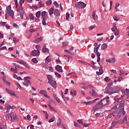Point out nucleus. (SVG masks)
<instances>
[{
	"label": "nucleus",
	"instance_id": "f8f14e48",
	"mask_svg": "<svg viewBox=\"0 0 129 129\" xmlns=\"http://www.w3.org/2000/svg\"><path fill=\"white\" fill-rule=\"evenodd\" d=\"M49 84L51 85V86L56 89L57 88V83L55 81H52L50 83H48Z\"/></svg>",
	"mask_w": 129,
	"mask_h": 129
},
{
	"label": "nucleus",
	"instance_id": "0e129e2a",
	"mask_svg": "<svg viewBox=\"0 0 129 129\" xmlns=\"http://www.w3.org/2000/svg\"><path fill=\"white\" fill-rule=\"evenodd\" d=\"M3 50H7V47L3 46L0 48V51H3Z\"/></svg>",
	"mask_w": 129,
	"mask_h": 129
},
{
	"label": "nucleus",
	"instance_id": "4be33fe9",
	"mask_svg": "<svg viewBox=\"0 0 129 129\" xmlns=\"http://www.w3.org/2000/svg\"><path fill=\"white\" fill-rule=\"evenodd\" d=\"M92 92L91 91H90V93L91 95H92V96H97V93H96V92H95V91L93 89H92Z\"/></svg>",
	"mask_w": 129,
	"mask_h": 129
},
{
	"label": "nucleus",
	"instance_id": "412c9836",
	"mask_svg": "<svg viewBox=\"0 0 129 129\" xmlns=\"http://www.w3.org/2000/svg\"><path fill=\"white\" fill-rule=\"evenodd\" d=\"M96 14V11H93L92 16H93V18L94 19V21H96V19H98V16L96 15V17L95 16Z\"/></svg>",
	"mask_w": 129,
	"mask_h": 129
},
{
	"label": "nucleus",
	"instance_id": "20e7f679",
	"mask_svg": "<svg viewBox=\"0 0 129 129\" xmlns=\"http://www.w3.org/2000/svg\"><path fill=\"white\" fill-rule=\"evenodd\" d=\"M41 17L42 18V25H43V26H46V21H47V19H48L47 12L46 11H43L41 13Z\"/></svg>",
	"mask_w": 129,
	"mask_h": 129
},
{
	"label": "nucleus",
	"instance_id": "79ce46f5",
	"mask_svg": "<svg viewBox=\"0 0 129 129\" xmlns=\"http://www.w3.org/2000/svg\"><path fill=\"white\" fill-rule=\"evenodd\" d=\"M48 106L51 110H53V111L56 112V109H55V108L51 106V105H50V104H48Z\"/></svg>",
	"mask_w": 129,
	"mask_h": 129
},
{
	"label": "nucleus",
	"instance_id": "4d7b16f0",
	"mask_svg": "<svg viewBox=\"0 0 129 129\" xmlns=\"http://www.w3.org/2000/svg\"><path fill=\"white\" fill-rule=\"evenodd\" d=\"M115 124H116L115 121H113L112 122V125L111 126L110 128H111V127H114V126H115Z\"/></svg>",
	"mask_w": 129,
	"mask_h": 129
},
{
	"label": "nucleus",
	"instance_id": "7c9ffc66",
	"mask_svg": "<svg viewBox=\"0 0 129 129\" xmlns=\"http://www.w3.org/2000/svg\"><path fill=\"white\" fill-rule=\"evenodd\" d=\"M11 108H12V106H11V105H8L6 107V112H10V110L11 109Z\"/></svg>",
	"mask_w": 129,
	"mask_h": 129
},
{
	"label": "nucleus",
	"instance_id": "a18cd8bd",
	"mask_svg": "<svg viewBox=\"0 0 129 129\" xmlns=\"http://www.w3.org/2000/svg\"><path fill=\"white\" fill-rule=\"evenodd\" d=\"M29 18L30 20H34V15L32 14H29Z\"/></svg>",
	"mask_w": 129,
	"mask_h": 129
},
{
	"label": "nucleus",
	"instance_id": "72a5a7b5",
	"mask_svg": "<svg viewBox=\"0 0 129 129\" xmlns=\"http://www.w3.org/2000/svg\"><path fill=\"white\" fill-rule=\"evenodd\" d=\"M11 71H12V72H14V73H17V72H18V69L17 68V67H15V69L12 68L11 69Z\"/></svg>",
	"mask_w": 129,
	"mask_h": 129
},
{
	"label": "nucleus",
	"instance_id": "ddd939ff",
	"mask_svg": "<svg viewBox=\"0 0 129 129\" xmlns=\"http://www.w3.org/2000/svg\"><path fill=\"white\" fill-rule=\"evenodd\" d=\"M55 68L56 71H57V72H60L61 73H63V70H62L61 66H60L59 65H56L55 67Z\"/></svg>",
	"mask_w": 129,
	"mask_h": 129
},
{
	"label": "nucleus",
	"instance_id": "bb28decb",
	"mask_svg": "<svg viewBox=\"0 0 129 129\" xmlns=\"http://www.w3.org/2000/svg\"><path fill=\"white\" fill-rule=\"evenodd\" d=\"M53 97L57 102L60 103V99L57 97V95H56V94H53Z\"/></svg>",
	"mask_w": 129,
	"mask_h": 129
},
{
	"label": "nucleus",
	"instance_id": "0eeeda50",
	"mask_svg": "<svg viewBox=\"0 0 129 129\" xmlns=\"http://www.w3.org/2000/svg\"><path fill=\"white\" fill-rule=\"evenodd\" d=\"M31 56H40V50H34L31 52Z\"/></svg>",
	"mask_w": 129,
	"mask_h": 129
},
{
	"label": "nucleus",
	"instance_id": "c756f323",
	"mask_svg": "<svg viewBox=\"0 0 129 129\" xmlns=\"http://www.w3.org/2000/svg\"><path fill=\"white\" fill-rule=\"evenodd\" d=\"M53 14H54V8L51 7L49 10V15L51 16V15H53Z\"/></svg>",
	"mask_w": 129,
	"mask_h": 129
},
{
	"label": "nucleus",
	"instance_id": "f704fd0d",
	"mask_svg": "<svg viewBox=\"0 0 129 129\" xmlns=\"http://www.w3.org/2000/svg\"><path fill=\"white\" fill-rule=\"evenodd\" d=\"M69 75H72L73 76L78 77V75L75 72H72V73H69Z\"/></svg>",
	"mask_w": 129,
	"mask_h": 129
},
{
	"label": "nucleus",
	"instance_id": "4c0bfd02",
	"mask_svg": "<svg viewBox=\"0 0 129 129\" xmlns=\"http://www.w3.org/2000/svg\"><path fill=\"white\" fill-rule=\"evenodd\" d=\"M6 11L7 13H9V12H11L12 11V7L11 6H8L6 9Z\"/></svg>",
	"mask_w": 129,
	"mask_h": 129
},
{
	"label": "nucleus",
	"instance_id": "f257e3e1",
	"mask_svg": "<svg viewBox=\"0 0 129 129\" xmlns=\"http://www.w3.org/2000/svg\"><path fill=\"white\" fill-rule=\"evenodd\" d=\"M109 97L107 96L106 98H104L101 101L96 104L92 110L93 112H95L98 109H100L101 107L105 106V105H108L109 104Z\"/></svg>",
	"mask_w": 129,
	"mask_h": 129
},
{
	"label": "nucleus",
	"instance_id": "c85d7f7f",
	"mask_svg": "<svg viewBox=\"0 0 129 129\" xmlns=\"http://www.w3.org/2000/svg\"><path fill=\"white\" fill-rule=\"evenodd\" d=\"M42 40H43V37H40L39 38H37L35 40V43H40V42H41Z\"/></svg>",
	"mask_w": 129,
	"mask_h": 129
},
{
	"label": "nucleus",
	"instance_id": "ea45409f",
	"mask_svg": "<svg viewBox=\"0 0 129 129\" xmlns=\"http://www.w3.org/2000/svg\"><path fill=\"white\" fill-rule=\"evenodd\" d=\"M48 51H49V49H48V48H47L46 47H43L42 48V52L43 53H47V52H48Z\"/></svg>",
	"mask_w": 129,
	"mask_h": 129
},
{
	"label": "nucleus",
	"instance_id": "864d4df0",
	"mask_svg": "<svg viewBox=\"0 0 129 129\" xmlns=\"http://www.w3.org/2000/svg\"><path fill=\"white\" fill-rule=\"evenodd\" d=\"M54 120H55V118L52 117L48 120V122H53V121H54Z\"/></svg>",
	"mask_w": 129,
	"mask_h": 129
},
{
	"label": "nucleus",
	"instance_id": "49530a36",
	"mask_svg": "<svg viewBox=\"0 0 129 129\" xmlns=\"http://www.w3.org/2000/svg\"><path fill=\"white\" fill-rule=\"evenodd\" d=\"M53 5L56 7V8H58L59 7V4H58V3H57V2L54 1L53 3Z\"/></svg>",
	"mask_w": 129,
	"mask_h": 129
},
{
	"label": "nucleus",
	"instance_id": "58836bf2",
	"mask_svg": "<svg viewBox=\"0 0 129 129\" xmlns=\"http://www.w3.org/2000/svg\"><path fill=\"white\" fill-rule=\"evenodd\" d=\"M71 94L72 95V96H76V91L74 90V91H71Z\"/></svg>",
	"mask_w": 129,
	"mask_h": 129
},
{
	"label": "nucleus",
	"instance_id": "9b49d317",
	"mask_svg": "<svg viewBox=\"0 0 129 129\" xmlns=\"http://www.w3.org/2000/svg\"><path fill=\"white\" fill-rule=\"evenodd\" d=\"M5 90L7 91V92H8V93L11 94V95H13V96H16V93L14 91L11 90L8 88H6Z\"/></svg>",
	"mask_w": 129,
	"mask_h": 129
},
{
	"label": "nucleus",
	"instance_id": "e2e57ef3",
	"mask_svg": "<svg viewBox=\"0 0 129 129\" xmlns=\"http://www.w3.org/2000/svg\"><path fill=\"white\" fill-rule=\"evenodd\" d=\"M49 70L51 72H53L54 71V68H53L52 67H49Z\"/></svg>",
	"mask_w": 129,
	"mask_h": 129
},
{
	"label": "nucleus",
	"instance_id": "cd10ccee",
	"mask_svg": "<svg viewBox=\"0 0 129 129\" xmlns=\"http://www.w3.org/2000/svg\"><path fill=\"white\" fill-rule=\"evenodd\" d=\"M8 13L10 15V16H11V17L14 18V16H15V12H14L13 10H11V11H9Z\"/></svg>",
	"mask_w": 129,
	"mask_h": 129
},
{
	"label": "nucleus",
	"instance_id": "37998d69",
	"mask_svg": "<svg viewBox=\"0 0 129 129\" xmlns=\"http://www.w3.org/2000/svg\"><path fill=\"white\" fill-rule=\"evenodd\" d=\"M47 6H51L52 5V0H48L46 2Z\"/></svg>",
	"mask_w": 129,
	"mask_h": 129
},
{
	"label": "nucleus",
	"instance_id": "774afa93",
	"mask_svg": "<svg viewBox=\"0 0 129 129\" xmlns=\"http://www.w3.org/2000/svg\"><path fill=\"white\" fill-rule=\"evenodd\" d=\"M78 123H81V124H83V121H82L81 120L79 119L77 120Z\"/></svg>",
	"mask_w": 129,
	"mask_h": 129
},
{
	"label": "nucleus",
	"instance_id": "2f4dec72",
	"mask_svg": "<svg viewBox=\"0 0 129 129\" xmlns=\"http://www.w3.org/2000/svg\"><path fill=\"white\" fill-rule=\"evenodd\" d=\"M21 8L19 9V11H18V12H19L20 14H24V8H23V6H21Z\"/></svg>",
	"mask_w": 129,
	"mask_h": 129
},
{
	"label": "nucleus",
	"instance_id": "8fccbe9b",
	"mask_svg": "<svg viewBox=\"0 0 129 129\" xmlns=\"http://www.w3.org/2000/svg\"><path fill=\"white\" fill-rule=\"evenodd\" d=\"M46 61H47V62H48V63H50V62H51V61H52L51 60V59L50 58H49L48 56H47L46 59H45Z\"/></svg>",
	"mask_w": 129,
	"mask_h": 129
},
{
	"label": "nucleus",
	"instance_id": "680f3d73",
	"mask_svg": "<svg viewBox=\"0 0 129 129\" xmlns=\"http://www.w3.org/2000/svg\"><path fill=\"white\" fill-rule=\"evenodd\" d=\"M13 26L14 27V28H16V29H18L19 28V26L16 23H13Z\"/></svg>",
	"mask_w": 129,
	"mask_h": 129
},
{
	"label": "nucleus",
	"instance_id": "a19ab883",
	"mask_svg": "<svg viewBox=\"0 0 129 129\" xmlns=\"http://www.w3.org/2000/svg\"><path fill=\"white\" fill-rule=\"evenodd\" d=\"M104 81L106 82H110V78H109L108 77H107L104 79Z\"/></svg>",
	"mask_w": 129,
	"mask_h": 129
},
{
	"label": "nucleus",
	"instance_id": "dca6fc26",
	"mask_svg": "<svg viewBox=\"0 0 129 129\" xmlns=\"http://www.w3.org/2000/svg\"><path fill=\"white\" fill-rule=\"evenodd\" d=\"M17 62L19 64H21V65H24V66H25V67H26V68H28V69L30 68L29 67V65L24 61H17Z\"/></svg>",
	"mask_w": 129,
	"mask_h": 129
},
{
	"label": "nucleus",
	"instance_id": "2eb2a0df",
	"mask_svg": "<svg viewBox=\"0 0 129 129\" xmlns=\"http://www.w3.org/2000/svg\"><path fill=\"white\" fill-rule=\"evenodd\" d=\"M39 93L40 94H43V95H44L45 97H46L47 98H49V96H48V95H47V92H46V91L44 90H40L39 91Z\"/></svg>",
	"mask_w": 129,
	"mask_h": 129
},
{
	"label": "nucleus",
	"instance_id": "69168bd1",
	"mask_svg": "<svg viewBox=\"0 0 129 129\" xmlns=\"http://www.w3.org/2000/svg\"><path fill=\"white\" fill-rule=\"evenodd\" d=\"M36 31H37V30L34 29H31L29 30V32H30L31 33H34V32H36Z\"/></svg>",
	"mask_w": 129,
	"mask_h": 129
},
{
	"label": "nucleus",
	"instance_id": "c03bdc74",
	"mask_svg": "<svg viewBox=\"0 0 129 129\" xmlns=\"http://www.w3.org/2000/svg\"><path fill=\"white\" fill-rule=\"evenodd\" d=\"M25 3V0H20L19 4L21 7H23V4Z\"/></svg>",
	"mask_w": 129,
	"mask_h": 129
},
{
	"label": "nucleus",
	"instance_id": "bf43d9fd",
	"mask_svg": "<svg viewBox=\"0 0 129 129\" xmlns=\"http://www.w3.org/2000/svg\"><path fill=\"white\" fill-rule=\"evenodd\" d=\"M95 27H96L95 25L91 26L89 27V30H93V29H95Z\"/></svg>",
	"mask_w": 129,
	"mask_h": 129
},
{
	"label": "nucleus",
	"instance_id": "1a4fd4ad",
	"mask_svg": "<svg viewBox=\"0 0 129 129\" xmlns=\"http://www.w3.org/2000/svg\"><path fill=\"white\" fill-rule=\"evenodd\" d=\"M97 100H99V98H96L93 101H90L89 102H84V103L86 104V105H89L90 104H92V103H95V102H96Z\"/></svg>",
	"mask_w": 129,
	"mask_h": 129
},
{
	"label": "nucleus",
	"instance_id": "e433bc0d",
	"mask_svg": "<svg viewBox=\"0 0 129 129\" xmlns=\"http://www.w3.org/2000/svg\"><path fill=\"white\" fill-rule=\"evenodd\" d=\"M68 44H69V43L67 41L63 42L62 43V48H65V47H66V46L68 45Z\"/></svg>",
	"mask_w": 129,
	"mask_h": 129
},
{
	"label": "nucleus",
	"instance_id": "052dcab7",
	"mask_svg": "<svg viewBox=\"0 0 129 129\" xmlns=\"http://www.w3.org/2000/svg\"><path fill=\"white\" fill-rule=\"evenodd\" d=\"M1 26H6L7 25V22H3L2 21L1 22Z\"/></svg>",
	"mask_w": 129,
	"mask_h": 129
},
{
	"label": "nucleus",
	"instance_id": "5701e85b",
	"mask_svg": "<svg viewBox=\"0 0 129 129\" xmlns=\"http://www.w3.org/2000/svg\"><path fill=\"white\" fill-rule=\"evenodd\" d=\"M47 77L48 80V83H51V82L53 81V78L50 75H47Z\"/></svg>",
	"mask_w": 129,
	"mask_h": 129
},
{
	"label": "nucleus",
	"instance_id": "7ed1b4c3",
	"mask_svg": "<svg viewBox=\"0 0 129 129\" xmlns=\"http://www.w3.org/2000/svg\"><path fill=\"white\" fill-rule=\"evenodd\" d=\"M100 62H98L100 66L98 67L95 66V64H96V63H95L94 61L91 62V63L93 64V68H94V69H98V68H99V72H96L97 75H101L103 74V67L101 66V64H100Z\"/></svg>",
	"mask_w": 129,
	"mask_h": 129
},
{
	"label": "nucleus",
	"instance_id": "13d9d810",
	"mask_svg": "<svg viewBox=\"0 0 129 129\" xmlns=\"http://www.w3.org/2000/svg\"><path fill=\"white\" fill-rule=\"evenodd\" d=\"M127 120V116H125L123 120H122V123L124 122V121H126Z\"/></svg>",
	"mask_w": 129,
	"mask_h": 129
},
{
	"label": "nucleus",
	"instance_id": "6e6d98bb",
	"mask_svg": "<svg viewBox=\"0 0 129 129\" xmlns=\"http://www.w3.org/2000/svg\"><path fill=\"white\" fill-rule=\"evenodd\" d=\"M120 76H122V75H123V74H124V71H122V70H120Z\"/></svg>",
	"mask_w": 129,
	"mask_h": 129
},
{
	"label": "nucleus",
	"instance_id": "09e8293b",
	"mask_svg": "<svg viewBox=\"0 0 129 129\" xmlns=\"http://www.w3.org/2000/svg\"><path fill=\"white\" fill-rule=\"evenodd\" d=\"M54 74L55 76H57V77H58V78H61V75L59 74H58V73L55 72Z\"/></svg>",
	"mask_w": 129,
	"mask_h": 129
},
{
	"label": "nucleus",
	"instance_id": "9d476101",
	"mask_svg": "<svg viewBox=\"0 0 129 129\" xmlns=\"http://www.w3.org/2000/svg\"><path fill=\"white\" fill-rule=\"evenodd\" d=\"M107 92L108 94L111 95V94H113V93H116L117 92V91L115 89L110 88L108 90Z\"/></svg>",
	"mask_w": 129,
	"mask_h": 129
},
{
	"label": "nucleus",
	"instance_id": "b1692460",
	"mask_svg": "<svg viewBox=\"0 0 129 129\" xmlns=\"http://www.w3.org/2000/svg\"><path fill=\"white\" fill-rule=\"evenodd\" d=\"M107 49V44L106 43H104L101 46V49L102 50H106Z\"/></svg>",
	"mask_w": 129,
	"mask_h": 129
},
{
	"label": "nucleus",
	"instance_id": "39448f33",
	"mask_svg": "<svg viewBox=\"0 0 129 129\" xmlns=\"http://www.w3.org/2000/svg\"><path fill=\"white\" fill-rule=\"evenodd\" d=\"M112 32H113L115 36H118L119 35V30L117 29V26L115 25H113V27L111 28Z\"/></svg>",
	"mask_w": 129,
	"mask_h": 129
},
{
	"label": "nucleus",
	"instance_id": "de8ad7c7",
	"mask_svg": "<svg viewBox=\"0 0 129 129\" xmlns=\"http://www.w3.org/2000/svg\"><path fill=\"white\" fill-rule=\"evenodd\" d=\"M70 17V14L69 13L66 14V20L68 21L69 20V17Z\"/></svg>",
	"mask_w": 129,
	"mask_h": 129
},
{
	"label": "nucleus",
	"instance_id": "338daca9",
	"mask_svg": "<svg viewBox=\"0 0 129 129\" xmlns=\"http://www.w3.org/2000/svg\"><path fill=\"white\" fill-rule=\"evenodd\" d=\"M65 52H67L68 54H70V55H72V53L70 52L69 50H68L67 49L64 50Z\"/></svg>",
	"mask_w": 129,
	"mask_h": 129
},
{
	"label": "nucleus",
	"instance_id": "5fc2aeb1",
	"mask_svg": "<svg viewBox=\"0 0 129 129\" xmlns=\"http://www.w3.org/2000/svg\"><path fill=\"white\" fill-rule=\"evenodd\" d=\"M113 19L115 21H116V22H117L119 20V17H117L116 16L113 17Z\"/></svg>",
	"mask_w": 129,
	"mask_h": 129
},
{
	"label": "nucleus",
	"instance_id": "6e6552de",
	"mask_svg": "<svg viewBox=\"0 0 129 129\" xmlns=\"http://www.w3.org/2000/svg\"><path fill=\"white\" fill-rule=\"evenodd\" d=\"M11 120H19V119L18 118V117L17 116V115L14 113V112H12L11 114Z\"/></svg>",
	"mask_w": 129,
	"mask_h": 129
},
{
	"label": "nucleus",
	"instance_id": "3c124183",
	"mask_svg": "<svg viewBox=\"0 0 129 129\" xmlns=\"http://www.w3.org/2000/svg\"><path fill=\"white\" fill-rule=\"evenodd\" d=\"M36 48L37 49L36 51H40L41 50V46L40 45H36Z\"/></svg>",
	"mask_w": 129,
	"mask_h": 129
},
{
	"label": "nucleus",
	"instance_id": "c9c22d12",
	"mask_svg": "<svg viewBox=\"0 0 129 129\" xmlns=\"http://www.w3.org/2000/svg\"><path fill=\"white\" fill-rule=\"evenodd\" d=\"M31 61H32V62H33L35 64H37V63H38V60H37L36 58H33L31 59Z\"/></svg>",
	"mask_w": 129,
	"mask_h": 129
},
{
	"label": "nucleus",
	"instance_id": "f03ea898",
	"mask_svg": "<svg viewBox=\"0 0 129 129\" xmlns=\"http://www.w3.org/2000/svg\"><path fill=\"white\" fill-rule=\"evenodd\" d=\"M94 46L95 47L94 48V53L95 54H97V62H100V53L98 52V49L100 47V44L98 45V43H95L94 44Z\"/></svg>",
	"mask_w": 129,
	"mask_h": 129
},
{
	"label": "nucleus",
	"instance_id": "a878e982",
	"mask_svg": "<svg viewBox=\"0 0 129 129\" xmlns=\"http://www.w3.org/2000/svg\"><path fill=\"white\" fill-rule=\"evenodd\" d=\"M92 87H93V86H92L90 85H88L86 86H83L82 87V88H83V89H88V88H92Z\"/></svg>",
	"mask_w": 129,
	"mask_h": 129
},
{
	"label": "nucleus",
	"instance_id": "4468645a",
	"mask_svg": "<svg viewBox=\"0 0 129 129\" xmlns=\"http://www.w3.org/2000/svg\"><path fill=\"white\" fill-rule=\"evenodd\" d=\"M118 110H119L120 112H121L122 110H124V103H120L118 107Z\"/></svg>",
	"mask_w": 129,
	"mask_h": 129
},
{
	"label": "nucleus",
	"instance_id": "aec40b11",
	"mask_svg": "<svg viewBox=\"0 0 129 129\" xmlns=\"http://www.w3.org/2000/svg\"><path fill=\"white\" fill-rule=\"evenodd\" d=\"M53 14L55 17H59L60 16V12H59V10L55 9L54 10Z\"/></svg>",
	"mask_w": 129,
	"mask_h": 129
},
{
	"label": "nucleus",
	"instance_id": "6ab92c4d",
	"mask_svg": "<svg viewBox=\"0 0 129 129\" xmlns=\"http://www.w3.org/2000/svg\"><path fill=\"white\" fill-rule=\"evenodd\" d=\"M35 16L37 18H36V21L38 20V21H40L39 19L41 17V11H38L36 13Z\"/></svg>",
	"mask_w": 129,
	"mask_h": 129
},
{
	"label": "nucleus",
	"instance_id": "603ef678",
	"mask_svg": "<svg viewBox=\"0 0 129 129\" xmlns=\"http://www.w3.org/2000/svg\"><path fill=\"white\" fill-rule=\"evenodd\" d=\"M19 39H17V38H16V37H13V41L14 42V43H18V42H19Z\"/></svg>",
	"mask_w": 129,
	"mask_h": 129
},
{
	"label": "nucleus",
	"instance_id": "473e14b6",
	"mask_svg": "<svg viewBox=\"0 0 129 129\" xmlns=\"http://www.w3.org/2000/svg\"><path fill=\"white\" fill-rule=\"evenodd\" d=\"M38 8H43L44 7V4L42 2L40 1L38 4Z\"/></svg>",
	"mask_w": 129,
	"mask_h": 129
},
{
	"label": "nucleus",
	"instance_id": "a211bd4d",
	"mask_svg": "<svg viewBox=\"0 0 129 129\" xmlns=\"http://www.w3.org/2000/svg\"><path fill=\"white\" fill-rule=\"evenodd\" d=\"M115 61H116V59H115V58L113 57L111 59H106V62H109V63H114L115 62Z\"/></svg>",
	"mask_w": 129,
	"mask_h": 129
},
{
	"label": "nucleus",
	"instance_id": "f3484780",
	"mask_svg": "<svg viewBox=\"0 0 129 129\" xmlns=\"http://www.w3.org/2000/svg\"><path fill=\"white\" fill-rule=\"evenodd\" d=\"M2 79L3 80V82H4L5 83V84H7V85H8L9 86H11V83H10V82H8L7 81V77L6 76H4L2 78Z\"/></svg>",
	"mask_w": 129,
	"mask_h": 129
},
{
	"label": "nucleus",
	"instance_id": "393cba45",
	"mask_svg": "<svg viewBox=\"0 0 129 129\" xmlns=\"http://www.w3.org/2000/svg\"><path fill=\"white\" fill-rule=\"evenodd\" d=\"M62 123V119L61 118H58V119L57 120V126H61Z\"/></svg>",
	"mask_w": 129,
	"mask_h": 129
},
{
	"label": "nucleus",
	"instance_id": "423d86ee",
	"mask_svg": "<svg viewBox=\"0 0 129 129\" xmlns=\"http://www.w3.org/2000/svg\"><path fill=\"white\" fill-rule=\"evenodd\" d=\"M76 6L78 9H84V8L86 7V4L83 2H80L76 4Z\"/></svg>",
	"mask_w": 129,
	"mask_h": 129
}]
</instances>
